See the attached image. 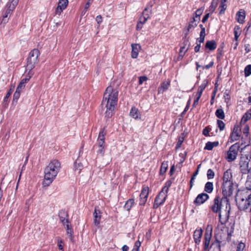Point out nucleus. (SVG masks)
Returning a JSON list of instances; mask_svg holds the SVG:
<instances>
[{"label":"nucleus","instance_id":"14","mask_svg":"<svg viewBox=\"0 0 251 251\" xmlns=\"http://www.w3.org/2000/svg\"><path fill=\"white\" fill-rule=\"evenodd\" d=\"M68 0H59L55 9V14L60 15L68 5Z\"/></svg>","mask_w":251,"mask_h":251},{"label":"nucleus","instance_id":"57","mask_svg":"<svg viewBox=\"0 0 251 251\" xmlns=\"http://www.w3.org/2000/svg\"><path fill=\"white\" fill-rule=\"evenodd\" d=\"M62 244L63 241L60 239H58L57 241V246L58 247V248L59 250H62V251H64Z\"/></svg>","mask_w":251,"mask_h":251},{"label":"nucleus","instance_id":"5","mask_svg":"<svg viewBox=\"0 0 251 251\" xmlns=\"http://www.w3.org/2000/svg\"><path fill=\"white\" fill-rule=\"evenodd\" d=\"M40 54L39 50L36 49H34L30 51L27 58L26 70L31 71L35 67V64L39 62Z\"/></svg>","mask_w":251,"mask_h":251},{"label":"nucleus","instance_id":"46","mask_svg":"<svg viewBox=\"0 0 251 251\" xmlns=\"http://www.w3.org/2000/svg\"><path fill=\"white\" fill-rule=\"evenodd\" d=\"M208 83V80L204 79L203 81V83L199 86L198 89L203 91V90L205 89V88L207 86Z\"/></svg>","mask_w":251,"mask_h":251},{"label":"nucleus","instance_id":"45","mask_svg":"<svg viewBox=\"0 0 251 251\" xmlns=\"http://www.w3.org/2000/svg\"><path fill=\"white\" fill-rule=\"evenodd\" d=\"M234 36H240L241 34L240 27L238 25H235L234 28Z\"/></svg>","mask_w":251,"mask_h":251},{"label":"nucleus","instance_id":"2","mask_svg":"<svg viewBox=\"0 0 251 251\" xmlns=\"http://www.w3.org/2000/svg\"><path fill=\"white\" fill-rule=\"evenodd\" d=\"M210 209L214 213H218L219 222L222 225L227 222L230 211V204L229 200L226 198H221L216 196L213 202L209 206Z\"/></svg>","mask_w":251,"mask_h":251},{"label":"nucleus","instance_id":"33","mask_svg":"<svg viewBox=\"0 0 251 251\" xmlns=\"http://www.w3.org/2000/svg\"><path fill=\"white\" fill-rule=\"evenodd\" d=\"M204 191L208 193H211L213 190V184L211 182H207L204 186Z\"/></svg>","mask_w":251,"mask_h":251},{"label":"nucleus","instance_id":"24","mask_svg":"<svg viewBox=\"0 0 251 251\" xmlns=\"http://www.w3.org/2000/svg\"><path fill=\"white\" fill-rule=\"evenodd\" d=\"M217 48V43L214 40L207 41L205 45V49L210 51L215 50Z\"/></svg>","mask_w":251,"mask_h":251},{"label":"nucleus","instance_id":"55","mask_svg":"<svg viewBox=\"0 0 251 251\" xmlns=\"http://www.w3.org/2000/svg\"><path fill=\"white\" fill-rule=\"evenodd\" d=\"M148 78L146 76H141L139 77V85H142L143 83L146 81Z\"/></svg>","mask_w":251,"mask_h":251},{"label":"nucleus","instance_id":"19","mask_svg":"<svg viewBox=\"0 0 251 251\" xmlns=\"http://www.w3.org/2000/svg\"><path fill=\"white\" fill-rule=\"evenodd\" d=\"M58 216L60 220L64 225H65L66 223H69V221L68 219H66V218L68 216V215L65 210L62 209L60 210L58 213Z\"/></svg>","mask_w":251,"mask_h":251},{"label":"nucleus","instance_id":"64","mask_svg":"<svg viewBox=\"0 0 251 251\" xmlns=\"http://www.w3.org/2000/svg\"><path fill=\"white\" fill-rule=\"evenodd\" d=\"M209 15H210V13H207L204 16V17H203V18L202 19V22L203 23H205L207 21V20L209 17Z\"/></svg>","mask_w":251,"mask_h":251},{"label":"nucleus","instance_id":"30","mask_svg":"<svg viewBox=\"0 0 251 251\" xmlns=\"http://www.w3.org/2000/svg\"><path fill=\"white\" fill-rule=\"evenodd\" d=\"M134 205V200L133 199H130L128 200L125 205L124 208L127 211H129L131 208V207Z\"/></svg>","mask_w":251,"mask_h":251},{"label":"nucleus","instance_id":"8","mask_svg":"<svg viewBox=\"0 0 251 251\" xmlns=\"http://www.w3.org/2000/svg\"><path fill=\"white\" fill-rule=\"evenodd\" d=\"M152 14V9L149 7H146L142 13V15L139 17V21L136 25V30H140L144 24L150 18V15Z\"/></svg>","mask_w":251,"mask_h":251},{"label":"nucleus","instance_id":"40","mask_svg":"<svg viewBox=\"0 0 251 251\" xmlns=\"http://www.w3.org/2000/svg\"><path fill=\"white\" fill-rule=\"evenodd\" d=\"M207 177L208 179H211L214 177L215 173L211 169H209L207 171Z\"/></svg>","mask_w":251,"mask_h":251},{"label":"nucleus","instance_id":"7","mask_svg":"<svg viewBox=\"0 0 251 251\" xmlns=\"http://www.w3.org/2000/svg\"><path fill=\"white\" fill-rule=\"evenodd\" d=\"M251 159V154H242L240 161V168L243 174H248L250 173L251 167H249V163Z\"/></svg>","mask_w":251,"mask_h":251},{"label":"nucleus","instance_id":"62","mask_svg":"<svg viewBox=\"0 0 251 251\" xmlns=\"http://www.w3.org/2000/svg\"><path fill=\"white\" fill-rule=\"evenodd\" d=\"M96 20L99 25H100L102 22V18L101 15H98L96 18Z\"/></svg>","mask_w":251,"mask_h":251},{"label":"nucleus","instance_id":"17","mask_svg":"<svg viewBox=\"0 0 251 251\" xmlns=\"http://www.w3.org/2000/svg\"><path fill=\"white\" fill-rule=\"evenodd\" d=\"M202 232L203 230L201 228H197L195 230L193 234V238L196 244L199 245L200 243Z\"/></svg>","mask_w":251,"mask_h":251},{"label":"nucleus","instance_id":"3","mask_svg":"<svg viewBox=\"0 0 251 251\" xmlns=\"http://www.w3.org/2000/svg\"><path fill=\"white\" fill-rule=\"evenodd\" d=\"M61 168L60 162L56 159L51 161L44 170V187L49 186L55 178Z\"/></svg>","mask_w":251,"mask_h":251},{"label":"nucleus","instance_id":"10","mask_svg":"<svg viewBox=\"0 0 251 251\" xmlns=\"http://www.w3.org/2000/svg\"><path fill=\"white\" fill-rule=\"evenodd\" d=\"M239 148V145L238 143H235L230 146L227 153L226 159H227L228 161L231 162L236 159L238 154Z\"/></svg>","mask_w":251,"mask_h":251},{"label":"nucleus","instance_id":"56","mask_svg":"<svg viewBox=\"0 0 251 251\" xmlns=\"http://www.w3.org/2000/svg\"><path fill=\"white\" fill-rule=\"evenodd\" d=\"M105 146H101V147H99V149L98 150L97 152L103 156L105 152Z\"/></svg>","mask_w":251,"mask_h":251},{"label":"nucleus","instance_id":"9","mask_svg":"<svg viewBox=\"0 0 251 251\" xmlns=\"http://www.w3.org/2000/svg\"><path fill=\"white\" fill-rule=\"evenodd\" d=\"M237 185L236 183H234L232 182L223 183L222 184V194L224 198L229 197L231 196L233 191L234 189H236Z\"/></svg>","mask_w":251,"mask_h":251},{"label":"nucleus","instance_id":"58","mask_svg":"<svg viewBox=\"0 0 251 251\" xmlns=\"http://www.w3.org/2000/svg\"><path fill=\"white\" fill-rule=\"evenodd\" d=\"M21 94L19 92H15L13 95V101H17L20 97Z\"/></svg>","mask_w":251,"mask_h":251},{"label":"nucleus","instance_id":"16","mask_svg":"<svg viewBox=\"0 0 251 251\" xmlns=\"http://www.w3.org/2000/svg\"><path fill=\"white\" fill-rule=\"evenodd\" d=\"M197 26V23H195L192 20L189 22L187 28L184 30L185 36L183 39H184V41L186 40L187 36L189 34V33L192 31Z\"/></svg>","mask_w":251,"mask_h":251},{"label":"nucleus","instance_id":"6","mask_svg":"<svg viewBox=\"0 0 251 251\" xmlns=\"http://www.w3.org/2000/svg\"><path fill=\"white\" fill-rule=\"evenodd\" d=\"M18 2L19 0H11L10 2L7 3L5 6V10L2 15V23L6 24L8 22L9 17L15 9Z\"/></svg>","mask_w":251,"mask_h":251},{"label":"nucleus","instance_id":"48","mask_svg":"<svg viewBox=\"0 0 251 251\" xmlns=\"http://www.w3.org/2000/svg\"><path fill=\"white\" fill-rule=\"evenodd\" d=\"M211 130V128L208 126L205 127L202 130V134L205 136L208 137L210 136L209 132Z\"/></svg>","mask_w":251,"mask_h":251},{"label":"nucleus","instance_id":"21","mask_svg":"<svg viewBox=\"0 0 251 251\" xmlns=\"http://www.w3.org/2000/svg\"><path fill=\"white\" fill-rule=\"evenodd\" d=\"M211 238V232L209 233L207 231H206L204 234V247L203 250L207 251L209 248L210 239Z\"/></svg>","mask_w":251,"mask_h":251},{"label":"nucleus","instance_id":"59","mask_svg":"<svg viewBox=\"0 0 251 251\" xmlns=\"http://www.w3.org/2000/svg\"><path fill=\"white\" fill-rule=\"evenodd\" d=\"M89 6H90V2H87L85 4L84 8L83 10V11H82V13H81L82 15H84L86 13L87 9L89 8Z\"/></svg>","mask_w":251,"mask_h":251},{"label":"nucleus","instance_id":"18","mask_svg":"<svg viewBox=\"0 0 251 251\" xmlns=\"http://www.w3.org/2000/svg\"><path fill=\"white\" fill-rule=\"evenodd\" d=\"M232 175L230 169L227 170L224 172L223 176V183L232 182Z\"/></svg>","mask_w":251,"mask_h":251},{"label":"nucleus","instance_id":"23","mask_svg":"<svg viewBox=\"0 0 251 251\" xmlns=\"http://www.w3.org/2000/svg\"><path fill=\"white\" fill-rule=\"evenodd\" d=\"M236 20L240 24H243L244 22L245 18V11L243 9H240L236 14Z\"/></svg>","mask_w":251,"mask_h":251},{"label":"nucleus","instance_id":"63","mask_svg":"<svg viewBox=\"0 0 251 251\" xmlns=\"http://www.w3.org/2000/svg\"><path fill=\"white\" fill-rule=\"evenodd\" d=\"M200 18L201 17L193 16V18L191 20H192L195 23H197L198 24L200 21Z\"/></svg>","mask_w":251,"mask_h":251},{"label":"nucleus","instance_id":"37","mask_svg":"<svg viewBox=\"0 0 251 251\" xmlns=\"http://www.w3.org/2000/svg\"><path fill=\"white\" fill-rule=\"evenodd\" d=\"M229 225L231 226V228H230V229L229 230V228L227 227V242H229L231 240V236L232 233L233 232V226H234V224L230 223V224H229Z\"/></svg>","mask_w":251,"mask_h":251},{"label":"nucleus","instance_id":"15","mask_svg":"<svg viewBox=\"0 0 251 251\" xmlns=\"http://www.w3.org/2000/svg\"><path fill=\"white\" fill-rule=\"evenodd\" d=\"M93 215L94 218V223L95 226H98L100 224V221L101 218V213L100 210L99 209L98 206H96L95 207Z\"/></svg>","mask_w":251,"mask_h":251},{"label":"nucleus","instance_id":"29","mask_svg":"<svg viewBox=\"0 0 251 251\" xmlns=\"http://www.w3.org/2000/svg\"><path fill=\"white\" fill-rule=\"evenodd\" d=\"M149 193V187L148 186H143L142 187L140 198L148 199Z\"/></svg>","mask_w":251,"mask_h":251},{"label":"nucleus","instance_id":"60","mask_svg":"<svg viewBox=\"0 0 251 251\" xmlns=\"http://www.w3.org/2000/svg\"><path fill=\"white\" fill-rule=\"evenodd\" d=\"M214 65V62L213 61H211L208 65H205V66H202L203 69H209V68H210L211 67H212Z\"/></svg>","mask_w":251,"mask_h":251},{"label":"nucleus","instance_id":"43","mask_svg":"<svg viewBox=\"0 0 251 251\" xmlns=\"http://www.w3.org/2000/svg\"><path fill=\"white\" fill-rule=\"evenodd\" d=\"M14 87H12L11 86V87L9 89V90L7 92L6 96H5V97L4 98V102H6L7 101L8 98H9L10 95L12 94V93L14 90Z\"/></svg>","mask_w":251,"mask_h":251},{"label":"nucleus","instance_id":"35","mask_svg":"<svg viewBox=\"0 0 251 251\" xmlns=\"http://www.w3.org/2000/svg\"><path fill=\"white\" fill-rule=\"evenodd\" d=\"M172 184V181L171 180H169L167 181L165 183L164 186L162 188V190L161 191L164 192L165 194H167L169 188L171 187Z\"/></svg>","mask_w":251,"mask_h":251},{"label":"nucleus","instance_id":"13","mask_svg":"<svg viewBox=\"0 0 251 251\" xmlns=\"http://www.w3.org/2000/svg\"><path fill=\"white\" fill-rule=\"evenodd\" d=\"M209 198V196L208 194L202 193L197 196L193 202L195 205L199 206L204 203Z\"/></svg>","mask_w":251,"mask_h":251},{"label":"nucleus","instance_id":"49","mask_svg":"<svg viewBox=\"0 0 251 251\" xmlns=\"http://www.w3.org/2000/svg\"><path fill=\"white\" fill-rule=\"evenodd\" d=\"M216 6H217V2H214V1L213 0L211 2V5L209 7V10L211 13H212L214 11V10L216 9Z\"/></svg>","mask_w":251,"mask_h":251},{"label":"nucleus","instance_id":"28","mask_svg":"<svg viewBox=\"0 0 251 251\" xmlns=\"http://www.w3.org/2000/svg\"><path fill=\"white\" fill-rule=\"evenodd\" d=\"M210 249L212 250L213 251H221L220 242L218 240H216L212 243Z\"/></svg>","mask_w":251,"mask_h":251},{"label":"nucleus","instance_id":"1","mask_svg":"<svg viewBox=\"0 0 251 251\" xmlns=\"http://www.w3.org/2000/svg\"><path fill=\"white\" fill-rule=\"evenodd\" d=\"M119 90L114 87V83H111L108 86L104 94L101 105L105 108V117L109 119L114 114V111L117 105Z\"/></svg>","mask_w":251,"mask_h":251},{"label":"nucleus","instance_id":"20","mask_svg":"<svg viewBox=\"0 0 251 251\" xmlns=\"http://www.w3.org/2000/svg\"><path fill=\"white\" fill-rule=\"evenodd\" d=\"M251 119V108L249 109L246 113L243 116L240 123L239 124L240 126H242L246 124V122Z\"/></svg>","mask_w":251,"mask_h":251},{"label":"nucleus","instance_id":"27","mask_svg":"<svg viewBox=\"0 0 251 251\" xmlns=\"http://www.w3.org/2000/svg\"><path fill=\"white\" fill-rule=\"evenodd\" d=\"M219 144V143L218 141H215L213 142L209 141L206 143L204 149L208 151H211L214 147H217Z\"/></svg>","mask_w":251,"mask_h":251},{"label":"nucleus","instance_id":"51","mask_svg":"<svg viewBox=\"0 0 251 251\" xmlns=\"http://www.w3.org/2000/svg\"><path fill=\"white\" fill-rule=\"evenodd\" d=\"M245 248V244L243 242H240L237 247L236 251H244Z\"/></svg>","mask_w":251,"mask_h":251},{"label":"nucleus","instance_id":"32","mask_svg":"<svg viewBox=\"0 0 251 251\" xmlns=\"http://www.w3.org/2000/svg\"><path fill=\"white\" fill-rule=\"evenodd\" d=\"M168 167V161H163L161 165L159 175H163L167 170Z\"/></svg>","mask_w":251,"mask_h":251},{"label":"nucleus","instance_id":"36","mask_svg":"<svg viewBox=\"0 0 251 251\" xmlns=\"http://www.w3.org/2000/svg\"><path fill=\"white\" fill-rule=\"evenodd\" d=\"M106 134V130H105V128L103 127L100 130L97 140L105 141V136Z\"/></svg>","mask_w":251,"mask_h":251},{"label":"nucleus","instance_id":"52","mask_svg":"<svg viewBox=\"0 0 251 251\" xmlns=\"http://www.w3.org/2000/svg\"><path fill=\"white\" fill-rule=\"evenodd\" d=\"M203 11V8L198 9L193 15V16L201 17Z\"/></svg>","mask_w":251,"mask_h":251},{"label":"nucleus","instance_id":"4","mask_svg":"<svg viewBox=\"0 0 251 251\" xmlns=\"http://www.w3.org/2000/svg\"><path fill=\"white\" fill-rule=\"evenodd\" d=\"M249 176H248L246 182V188L241 190L239 194H237L236 200L238 208L240 210H247L251 204V186L249 181Z\"/></svg>","mask_w":251,"mask_h":251},{"label":"nucleus","instance_id":"22","mask_svg":"<svg viewBox=\"0 0 251 251\" xmlns=\"http://www.w3.org/2000/svg\"><path fill=\"white\" fill-rule=\"evenodd\" d=\"M129 115L132 118L138 120L141 119V114L139 110L135 107H132L130 111Z\"/></svg>","mask_w":251,"mask_h":251},{"label":"nucleus","instance_id":"26","mask_svg":"<svg viewBox=\"0 0 251 251\" xmlns=\"http://www.w3.org/2000/svg\"><path fill=\"white\" fill-rule=\"evenodd\" d=\"M33 73L32 71H29L27 74L25 75V77L24 78H23L20 82L19 83V85L21 86L24 88L25 87V84L30 79L32 75H33Z\"/></svg>","mask_w":251,"mask_h":251},{"label":"nucleus","instance_id":"42","mask_svg":"<svg viewBox=\"0 0 251 251\" xmlns=\"http://www.w3.org/2000/svg\"><path fill=\"white\" fill-rule=\"evenodd\" d=\"M217 124L220 131H223L225 129V124L223 121L220 120H217Z\"/></svg>","mask_w":251,"mask_h":251},{"label":"nucleus","instance_id":"53","mask_svg":"<svg viewBox=\"0 0 251 251\" xmlns=\"http://www.w3.org/2000/svg\"><path fill=\"white\" fill-rule=\"evenodd\" d=\"M217 59L218 60H220L221 56L223 55V50H222V48H218L217 50Z\"/></svg>","mask_w":251,"mask_h":251},{"label":"nucleus","instance_id":"50","mask_svg":"<svg viewBox=\"0 0 251 251\" xmlns=\"http://www.w3.org/2000/svg\"><path fill=\"white\" fill-rule=\"evenodd\" d=\"M226 5L224 3H221V4L219 6V8L220 9L219 14H223L225 13V11L226 9Z\"/></svg>","mask_w":251,"mask_h":251},{"label":"nucleus","instance_id":"61","mask_svg":"<svg viewBox=\"0 0 251 251\" xmlns=\"http://www.w3.org/2000/svg\"><path fill=\"white\" fill-rule=\"evenodd\" d=\"M147 201V199L144 198H140L139 204L140 205L144 206L146 204Z\"/></svg>","mask_w":251,"mask_h":251},{"label":"nucleus","instance_id":"25","mask_svg":"<svg viewBox=\"0 0 251 251\" xmlns=\"http://www.w3.org/2000/svg\"><path fill=\"white\" fill-rule=\"evenodd\" d=\"M131 47V56L132 58H136L139 54V49L140 48V46L138 44H132Z\"/></svg>","mask_w":251,"mask_h":251},{"label":"nucleus","instance_id":"34","mask_svg":"<svg viewBox=\"0 0 251 251\" xmlns=\"http://www.w3.org/2000/svg\"><path fill=\"white\" fill-rule=\"evenodd\" d=\"M216 116L220 119H224L225 115L224 110L222 108L217 109L215 112Z\"/></svg>","mask_w":251,"mask_h":251},{"label":"nucleus","instance_id":"44","mask_svg":"<svg viewBox=\"0 0 251 251\" xmlns=\"http://www.w3.org/2000/svg\"><path fill=\"white\" fill-rule=\"evenodd\" d=\"M141 245V243L139 240L136 241L131 251H139Z\"/></svg>","mask_w":251,"mask_h":251},{"label":"nucleus","instance_id":"31","mask_svg":"<svg viewBox=\"0 0 251 251\" xmlns=\"http://www.w3.org/2000/svg\"><path fill=\"white\" fill-rule=\"evenodd\" d=\"M170 85V82H163L161 83L160 87H159L158 88V92L163 93L164 92L166 91L169 88Z\"/></svg>","mask_w":251,"mask_h":251},{"label":"nucleus","instance_id":"47","mask_svg":"<svg viewBox=\"0 0 251 251\" xmlns=\"http://www.w3.org/2000/svg\"><path fill=\"white\" fill-rule=\"evenodd\" d=\"M82 168L83 165L81 163H77L76 162L75 163V170L78 171V173L80 172Z\"/></svg>","mask_w":251,"mask_h":251},{"label":"nucleus","instance_id":"12","mask_svg":"<svg viewBox=\"0 0 251 251\" xmlns=\"http://www.w3.org/2000/svg\"><path fill=\"white\" fill-rule=\"evenodd\" d=\"M167 197V194L160 191L155 198L153 208L154 209H157L159 206L162 205L165 201Z\"/></svg>","mask_w":251,"mask_h":251},{"label":"nucleus","instance_id":"41","mask_svg":"<svg viewBox=\"0 0 251 251\" xmlns=\"http://www.w3.org/2000/svg\"><path fill=\"white\" fill-rule=\"evenodd\" d=\"M245 75L246 77L248 76L251 75V64L247 65L244 70Z\"/></svg>","mask_w":251,"mask_h":251},{"label":"nucleus","instance_id":"39","mask_svg":"<svg viewBox=\"0 0 251 251\" xmlns=\"http://www.w3.org/2000/svg\"><path fill=\"white\" fill-rule=\"evenodd\" d=\"M65 226H66V228L67 234L70 235V236H71V240H72L73 239L72 235H73V229L71 227V226L70 224V222H69V223H66V225Z\"/></svg>","mask_w":251,"mask_h":251},{"label":"nucleus","instance_id":"38","mask_svg":"<svg viewBox=\"0 0 251 251\" xmlns=\"http://www.w3.org/2000/svg\"><path fill=\"white\" fill-rule=\"evenodd\" d=\"M241 127L243 128V133L245 137H248L249 134L250 126L248 125H244Z\"/></svg>","mask_w":251,"mask_h":251},{"label":"nucleus","instance_id":"11","mask_svg":"<svg viewBox=\"0 0 251 251\" xmlns=\"http://www.w3.org/2000/svg\"><path fill=\"white\" fill-rule=\"evenodd\" d=\"M242 130L241 127L239 124L236 123L232 129L231 133H230L229 140L231 143L238 140L241 135Z\"/></svg>","mask_w":251,"mask_h":251},{"label":"nucleus","instance_id":"54","mask_svg":"<svg viewBox=\"0 0 251 251\" xmlns=\"http://www.w3.org/2000/svg\"><path fill=\"white\" fill-rule=\"evenodd\" d=\"M183 141H184V138L183 137L179 138L178 141L177 142V144L176 146V150H178V149H179L181 147V145H182V143L183 142Z\"/></svg>","mask_w":251,"mask_h":251}]
</instances>
